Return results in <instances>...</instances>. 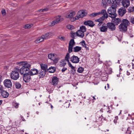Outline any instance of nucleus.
I'll return each mask as SVG.
<instances>
[{"label": "nucleus", "instance_id": "f257e3e1", "mask_svg": "<svg viewBox=\"0 0 134 134\" xmlns=\"http://www.w3.org/2000/svg\"><path fill=\"white\" fill-rule=\"evenodd\" d=\"M116 7L117 5L114 4L112 5L111 7L108 9L107 10V12L110 14L109 17L113 18L116 17L117 14L116 13Z\"/></svg>", "mask_w": 134, "mask_h": 134}, {"label": "nucleus", "instance_id": "f03ea898", "mask_svg": "<svg viewBox=\"0 0 134 134\" xmlns=\"http://www.w3.org/2000/svg\"><path fill=\"white\" fill-rule=\"evenodd\" d=\"M19 69L18 68H15L14 70L10 73V77L11 79L16 80L19 77V75L18 71Z\"/></svg>", "mask_w": 134, "mask_h": 134}, {"label": "nucleus", "instance_id": "7ed1b4c3", "mask_svg": "<svg viewBox=\"0 0 134 134\" xmlns=\"http://www.w3.org/2000/svg\"><path fill=\"white\" fill-rule=\"evenodd\" d=\"M31 65L27 63L21 67L20 70V72L21 74L29 73Z\"/></svg>", "mask_w": 134, "mask_h": 134}, {"label": "nucleus", "instance_id": "20e7f679", "mask_svg": "<svg viewBox=\"0 0 134 134\" xmlns=\"http://www.w3.org/2000/svg\"><path fill=\"white\" fill-rule=\"evenodd\" d=\"M75 12L72 10L68 11L66 13V14L65 17L66 18H69L71 21L72 19L73 18L75 14Z\"/></svg>", "mask_w": 134, "mask_h": 134}, {"label": "nucleus", "instance_id": "39448f33", "mask_svg": "<svg viewBox=\"0 0 134 134\" xmlns=\"http://www.w3.org/2000/svg\"><path fill=\"white\" fill-rule=\"evenodd\" d=\"M70 53H68L65 57V60L68 62V65L69 67L73 70H74V71H75L76 70L75 67L73 66L69 62V59H70Z\"/></svg>", "mask_w": 134, "mask_h": 134}, {"label": "nucleus", "instance_id": "423d86ee", "mask_svg": "<svg viewBox=\"0 0 134 134\" xmlns=\"http://www.w3.org/2000/svg\"><path fill=\"white\" fill-rule=\"evenodd\" d=\"M24 74L23 79L24 81L26 82H27L29 81L31 78L30 75L29 73H26Z\"/></svg>", "mask_w": 134, "mask_h": 134}, {"label": "nucleus", "instance_id": "0eeeda50", "mask_svg": "<svg viewBox=\"0 0 134 134\" xmlns=\"http://www.w3.org/2000/svg\"><path fill=\"white\" fill-rule=\"evenodd\" d=\"M3 83L4 86L7 88H10L12 86V83L9 79L5 80L3 82Z\"/></svg>", "mask_w": 134, "mask_h": 134}, {"label": "nucleus", "instance_id": "6e6552de", "mask_svg": "<svg viewBox=\"0 0 134 134\" xmlns=\"http://www.w3.org/2000/svg\"><path fill=\"white\" fill-rule=\"evenodd\" d=\"M106 25L109 29L112 31H114L116 29V27L115 25L113 23H108Z\"/></svg>", "mask_w": 134, "mask_h": 134}, {"label": "nucleus", "instance_id": "1a4fd4ad", "mask_svg": "<svg viewBox=\"0 0 134 134\" xmlns=\"http://www.w3.org/2000/svg\"><path fill=\"white\" fill-rule=\"evenodd\" d=\"M70 60L72 63L76 64L79 62V58L77 56L73 55L71 57Z\"/></svg>", "mask_w": 134, "mask_h": 134}, {"label": "nucleus", "instance_id": "9d476101", "mask_svg": "<svg viewBox=\"0 0 134 134\" xmlns=\"http://www.w3.org/2000/svg\"><path fill=\"white\" fill-rule=\"evenodd\" d=\"M121 3L124 8H127L130 5V1L129 0H123Z\"/></svg>", "mask_w": 134, "mask_h": 134}, {"label": "nucleus", "instance_id": "9b49d317", "mask_svg": "<svg viewBox=\"0 0 134 134\" xmlns=\"http://www.w3.org/2000/svg\"><path fill=\"white\" fill-rule=\"evenodd\" d=\"M126 12L125 8L122 7L119 8L118 11V13L119 15L121 16H123Z\"/></svg>", "mask_w": 134, "mask_h": 134}, {"label": "nucleus", "instance_id": "f8f14e48", "mask_svg": "<svg viewBox=\"0 0 134 134\" xmlns=\"http://www.w3.org/2000/svg\"><path fill=\"white\" fill-rule=\"evenodd\" d=\"M127 27L122 24H120L119 26V30L122 32H125L127 30Z\"/></svg>", "mask_w": 134, "mask_h": 134}, {"label": "nucleus", "instance_id": "ddd939ff", "mask_svg": "<svg viewBox=\"0 0 134 134\" xmlns=\"http://www.w3.org/2000/svg\"><path fill=\"white\" fill-rule=\"evenodd\" d=\"M59 80L58 78L55 76L53 77L52 79V84L53 85H56L58 83Z\"/></svg>", "mask_w": 134, "mask_h": 134}, {"label": "nucleus", "instance_id": "4468645a", "mask_svg": "<svg viewBox=\"0 0 134 134\" xmlns=\"http://www.w3.org/2000/svg\"><path fill=\"white\" fill-rule=\"evenodd\" d=\"M52 35V34L50 32L46 33L44 35H42V37L44 39L46 40L49 38Z\"/></svg>", "mask_w": 134, "mask_h": 134}, {"label": "nucleus", "instance_id": "2eb2a0df", "mask_svg": "<svg viewBox=\"0 0 134 134\" xmlns=\"http://www.w3.org/2000/svg\"><path fill=\"white\" fill-rule=\"evenodd\" d=\"M84 24L85 25H88L91 27H93L94 25L93 22L92 21L90 20L85 21Z\"/></svg>", "mask_w": 134, "mask_h": 134}, {"label": "nucleus", "instance_id": "dca6fc26", "mask_svg": "<svg viewBox=\"0 0 134 134\" xmlns=\"http://www.w3.org/2000/svg\"><path fill=\"white\" fill-rule=\"evenodd\" d=\"M112 22L113 24L115 25H117L119 24L121 22L120 19L119 18H114L112 20Z\"/></svg>", "mask_w": 134, "mask_h": 134}, {"label": "nucleus", "instance_id": "f3484780", "mask_svg": "<svg viewBox=\"0 0 134 134\" xmlns=\"http://www.w3.org/2000/svg\"><path fill=\"white\" fill-rule=\"evenodd\" d=\"M38 72V71L36 69H31L29 72V73L31 75H33L37 74Z\"/></svg>", "mask_w": 134, "mask_h": 134}, {"label": "nucleus", "instance_id": "a211bd4d", "mask_svg": "<svg viewBox=\"0 0 134 134\" xmlns=\"http://www.w3.org/2000/svg\"><path fill=\"white\" fill-rule=\"evenodd\" d=\"M99 13H100V15H103V16H102L104 17V18H105V19H106L108 17V14H107V11L105 10H102L101 11L99 12Z\"/></svg>", "mask_w": 134, "mask_h": 134}, {"label": "nucleus", "instance_id": "6ab92c4d", "mask_svg": "<svg viewBox=\"0 0 134 134\" xmlns=\"http://www.w3.org/2000/svg\"><path fill=\"white\" fill-rule=\"evenodd\" d=\"M87 14V13L83 10H80L78 13V15H79L81 18L86 16Z\"/></svg>", "mask_w": 134, "mask_h": 134}, {"label": "nucleus", "instance_id": "aec40b11", "mask_svg": "<svg viewBox=\"0 0 134 134\" xmlns=\"http://www.w3.org/2000/svg\"><path fill=\"white\" fill-rule=\"evenodd\" d=\"M122 23L121 24H122V25L127 26L130 24L129 21L126 19H123L121 21Z\"/></svg>", "mask_w": 134, "mask_h": 134}, {"label": "nucleus", "instance_id": "412c9836", "mask_svg": "<svg viewBox=\"0 0 134 134\" xmlns=\"http://www.w3.org/2000/svg\"><path fill=\"white\" fill-rule=\"evenodd\" d=\"M100 30L101 32H105L107 31L108 27L107 26H102L99 27Z\"/></svg>", "mask_w": 134, "mask_h": 134}, {"label": "nucleus", "instance_id": "4be33fe9", "mask_svg": "<svg viewBox=\"0 0 134 134\" xmlns=\"http://www.w3.org/2000/svg\"><path fill=\"white\" fill-rule=\"evenodd\" d=\"M56 19L55 20L56 22H57L58 23L60 21H63L64 19L63 18L61 17V15H59L55 17Z\"/></svg>", "mask_w": 134, "mask_h": 134}, {"label": "nucleus", "instance_id": "5701e85b", "mask_svg": "<svg viewBox=\"0 0 134 134\" xmlns=\"http://www.w3.org/2000/svg\"><path fill=\"white\" fill-rule=\"evenodd\" d=\"M56 54L55 53H51L49 54L48 55V58L52 60H53V59L56 57Z\"/></svg>", "mask_w": 134, "mask_h": 134}, {"label": "nucleus", "instance_id": "b1692460", "mask_svg": "<svg viewBox=\"0 0 134 134\" xmlns=\"http://www.w3.org/2000/svg\"><path fill=\"white\" fill-rule=\"evenodd\" d=\"M40 66L41 69L42 70L47 71L48 70V66L47 65L41 64H40Z\"/></svg>", "mask_w": 134, "mask_h": 134}, {"label": "nucleus", "instance_id": "393cba45", "mask_svg": "<svg viewBox=\"0 0 134 134\" xmlns=\"http://www.w3.org/2000/svg\"><path fill=\"white\" fill-rule=\"evenodd\" d=\"M76 34L77 36L81 38L83 37L84 35V32L79 30L77 31Z\"/></svg>", "mask_w": 134, "mask_h": 134}, {"label": "nucleus", "instance_id": "a878e982", "mask_svg": "<svg viewBox=\"0 0 134 134\" xmlns=\"http://www.w3.org/2000/svg\"><path fill=\"white\" fill-rule=\"evenodd\" d=\"M1 95L4 98H6L8 97L9 95V93L5 91L4 90L1 93Z\"/></svg>", "mask_w": 134, "mask_h": 134}, {"label": "nucleus", "instance_id": "bb28decb", "mask_svg": "<svg viewBox=\"0 0 134 134\" xmlns=\"http://www.w3.org/2000/svg\"><path fill=\"white\" fill-rule=\"evenodd\" d=\"M46 71L44 70L42 71V70H41L40 71L39 74L40 78L43 77L45 76Z\"/></svg>", "mask_w": 134, "mask_h": 134}, {"label": "nucleus", "instance_id": "cd10ccee", "mask_svg": "<svg viewBox=\"0 0 134 134\" xmlns=\"http://www.w3.org/2000/svg\"><path fill=\"white\" fill-rule=\"evenodd\" d=\"M55 68L54 67H51L47 70L48 72L50 73H53L55 72Z\"/></svg>", "mask_w": 134, "mask_h": 134}, {"label": "nucleus", "instance_id": "c85d7f7f", "mask_svg": "<svg viewBox=\"0 0 134 134\" xmlns=\"http://www.w3.org/2000/svg\"><path fill=\"white\" fill-rule=\"evenodd\" d=\"M26 61H23L20 62H17L16 63V64L17 65L22 67L27 63Z\"/></svg>", "mask_w": 134, "mask_h": 134}, {"label": "nucleus", "instance_id": "c756f323", "mask_svg": "<svg viewBox=\"0 0 134 134\" xmlns=\"http://www.w3.org/2000/svg\"><path fill=\"white\" fill-rule=\"evenodd\" d=\"M81 47L78 46H76L73 48V51L74 52H78L80 51L81 49Z\"/></svg>", "mask_w": 134, "mask_h": 134}, {"label": "nucleus", "instance_id": "7c9ffc66", "mask_svg": "<svg viewBox=\"0 0 134 134\" xmlns=\"http://www.w3.org/2000/svg\"><path fill=\"white\" fill-rule=\"evenodd\" d=\"M43 41H44V39L41 36V37L38 38L35 41V42L36 43H37Z\"/></svg>", "mask_w": 134, "mask_h": 134}, {"label": "nucleus", "instance_id": "2f4dec72", "mask_svg": "<svg viewBox=\"0 0 134 134\" xmlns=\"http://www.w3.org/2000/svg\"><path fill=\"white\" fill-rule=\"evenodd\" d=\"M105 18H104V17L102 16L96 20V21L98 22L102 23L103 21L104 20Z\"/></svg>", "mask_w": 134, "mask_h": 134}, {"label": "nucleus", "instance_id": "473e14b6", "mask_svg": "<svg viewBox=\"0 0 134 134\" xmlns=\"http://www.w3.org/2000/svg\"><path fill=\"white\" fill-rule=\"evenodd\" d=\"M100 13H99V12L98 13H93L90 14V16L92 18H93L97 15H100Z\"/></svg>", "mask_w": 134, "mask_h": 134}, {"label": "nucleus", "instance_id": "72a5a7b5", "mask_svg": "<svg viewBox=\"0 0 134 134\" xmlns=\"http://www.w3.org/2000/svg\"><path fill=\"white\" fill-rule=\"evenodd\" d=\"M75 43L73 39H71L70 41L69 46L73 47V46L75 45Z\"/></svg>", "mask_w": 134, "mask_h": 134}, {"label": "nucleus", "instance_id": "f704fd0d", "mask_svg": "<svg viewBox=\"0 0 134 134\" xmlns=\"http://www.w3.org/2000/svg\"><path fill=\"white\" fill-rule=\"evenodd\" d=\"M80 43L82 44V46L83 47L85 48L87 50H89V48L86 46V45L85 43V41H81Z\"/></svg>", "mask_w": 134, "mask_h": 134}, {"label": "nucleus", "instance_id": "c9c22d12", "mask_svg": "<svg viewBox=\"0 0 134 134\" xmlns=\"http://www.w3.org/2000/svg\"><path fill=\"white\" fill-rule=\"evenodd\" d=\"M79 30L83 32H84L86 31L85 27L83 26H82L81 27H80Z\"/></svg>", "mask_w": 134, "mask_h": 134}, {"label": "nucleus", "instance_id": "e433bc0d", "mask_svg": "<svg viewBox=\"0 0 134 134\" xmlns=\"http://www.w3.org/2000/svg\"><path fill=\"white\" fill-rule=\"evenodd\" d=\"M66 27L68 29L71 30L73 29L74 28V27L73 26L70 24L67 25Z\"/></svg>", "mask_w": 134, "mask_h": 134}, {"label": "nucleus", "instance_id": "4c0bfd02", "mask_svg": "<svg viewBox=\"0 0 134 134\" xmlns=\"http://www.w3.org/2000/svg\"><path fill=\"white\" fill-rule=\"evenodd\" d=\"M58 38L59 40H60L62 41H64L65 40V37L62 36L61 35H60L58 37Z\"/></svg>", "mask_w": 134, "mask_h": 134}, {"label": "nucleus", "instance_id": "58836bf2", "mask_svg": "<svg viewBox=\"0 0 134 134\" xmlns=\"http://www.w3.org/2000/svg\"><path fill=\"white\" fill-rule=\"evenodd\" d=\"M81 18L80 16H79V15H78L76 16L75 17H73V18L72 19V20H71V21H74L76 20L79 19L80 18Z\"/></svg>", "mask_w": 134, "mask_h": 134}, {"label": "nucleus", "instance_id": "ea45409f", "mask_svg": "<svg viewBox=\"0 0 134 134\" xmlns=\"http://www.w3.org/2000/svg\"><path fill=\"white\" fill-rule=\"evenodd\" d=\"M102 4L103 7H106L107 4V3L105 0H102Z\"/></svg>", "mask_w": 134, "mask_h": 134}, {"label": "nucleus", "instance_id": "a19ab883", "mask_svg": "<svg viewBox=\"0 0 134 134\" xmlns=\"http://www.w3.org/2000/svg\"><path fill=\"white\" fill-rule=\"evenodd\" d=\"M13 106L15 108H17L18 107L19 104L16 103V102H14L13 103Z\"/></svg>", "mask_w": 134, "mask_h": 134}, {"label": "nucleus", "instance_id": "79ce46f5", "mask_svg": "<svg viewBox=\"0 0 134 134\" xmlns=\"http://www.w3.org/2000/svg\"><path fill=\"white\" fill-rule=\"evenodd\" d=\"M84 70V69L82 67H80L78 68L77 70L78 72L81 73L83 72Z\"/></svg>", "mask_w": 134, "mask_h": 134}, {"label": "nucleus", "instance_id": "37998d69", "mask_svg": "<svg viewBox=\"0 0 134 134\" xmlns=\"http://www.w3.org/2000/svg\"><path fill=\"white\" fill-rule=\"evenodd\" d=\"M15 87L18 89L20 88L21 87V85L18 82L15 83Z\"/></svg>", "mask_w": 134, "mask_h": 134}, {"label": "nucleus", "instance_id": "c03bdc74", "mask_svg": "<svg viewBox=\"0 0 134 134\" xmlns=\"http://www.w3.org/2000/svg\"><path fill=\"white\" fill-rule=\"evenodd\" d=\"M128 10L130 12H134V7H130L129 8Z\"/></svg>", "mask_w": 134, "mask_h": 134}, {"label": "nucleus", "instance_id": "a18cd8bd", "mask_svg": "<svg viewBox=\"0 0 134 134\" xmlns=\"http://www.w3.org/2000/svg\"><path fill=\"white\" fill-rule=\"evenodd\" d=\"M115 0H107L108 3L109 4H112L114 3Z\"/></svg>", "mask_w": 134, "mask_h": 134}, {"label": "nucleus", "instance_id": "49530a36", "mask_svg": "<svg viewBox=\"0 0 134 134\" xmlns=\"http://www.w3.org/2000/svg\"><path fill=\"white\" fill-rule=\"evenodd\" d=\"M131 128L130 127H129L127 129V132L128 133V134H131Z\"/></svg>", "mask_w": 134, "mask_h": 134}, {"label": "nucleus", "instance_id": "de8ad7c7", "mask_svg": "<svg viewBox=\"0 0 134 134\" xmlns=\"http://www.w3.org/2000/svg\"><path fill=\"white\" fill-rule=\"evenodd\" d=\"M120 73H119V74H117L116 75V76L115 77V78L116 79H119V77L121 78V80L120 81V82L121 81V78H122V76H120Z\"/></svg>", "mask_w": 134, "mask_h": 134}, {"label": "nucleus", "instance_id": "09e8293b", "mask_svg": "<svg viewBox=\"0 0 134 134\" xmlns=\"http://www.w3.org/2000/svg\"><path fill=\"white\" fill-rule=\"evenodd\" d=\"M73 47L72 46H69L68 47V52H69V53H70L71 52H72V49Z\"/></svg>", "mask_w": 134, "mask_h": 134}, {"label": "nucleus", "instance_id": "8fccbe9b", "mask_svg": "<svg viewBox=\"0 0 134 134\" xmlns=\"http://www.w3.org/2000/svg\"><path fill=\"white\" fill-rule=\"evenodd\" d=\"M31 26L30 24H28L26 25H25V29L30 28L31 27Z\"/></svg>", "mask_w": 134, "mask_h": 134}, {"label": "nucleus", "instance_id": "3c124183", "mask_svg": "<svg viewBox=\"0 0 134 134\" xmlns=\"http://www.w3.org/2000/svg\"><path fill=\"white\" fill-rule=\"evenodd\" d=\"M130 22L132 24H134V18L131 17L130 19Z\"/></svg>", "mask_w": 134, "mask_h": 134}, {"label": "nucleus", "instance_id": "603ef678", "mask_svg": "<svg viewBox=\"0 0 134 134\" xmlns=\"http://www.w3.org/2000/svg\"><path fill=\"white\" fill-rule=\"evenodd\" d=\"M57 23H58V22H56V21L54 20L52 22L51 25L52 26H53Z\"/></svg>", "mask_w": 134, "mask_h": 134}, {"label": "nucleus", "instance_id": "864d4df0", "mask_svg": "<svg viewBox=\"0 0 134 134\" xmlns=\"http://www.w3.org/2000/svg\"><path fill=\"white\" fill-rule=\"evenodd\" d=\"M58 60L59 59L58 58H55L53 60V61L54 63H56L58 62Z\"/></svg>", "mask_w": 134, "mask_h": 134}, {"label": "nucleus", "instance_id": "5fc2aeb1", "mask_svg": "<svg viewBox=\"0 0 134 134\" xmlns=\"http://www.w3.org/2000/svg\"><path fill=\"white\" fill-rule=\"evenodd\" d=\"M4 90L3 86L0 85V93H1Z\"/></svg>", "mask_w": 134, "mask_h": 134}, {"label": "nucleus", "instance_id": "6e6d98bb", "mask_svg": "<svg viewBox=\"0 0 134 134\" xmlns=\"http://www.w3.org/2000/svg\"><path fill=\"white\" fill-rule=\"evenodd\" d=\"M3 15H5L6 14L5 11L4 9H3L1 11Z\"/></svg>", "mask_w": 134, "mask_h": 134}, {"label": "nucleus", "instance_id": "4d7b16f0", "mask_svg": "<svg viewBox=\"0 0 134 134\" xmlns=\"http://www.w3.org/2000/svg\"><path fill=\"white\" fill-rule=\"evenodd\" d=\"M48 10V9L47 8H46L43 9H42V12H46Z\"/></svg>", "mask_w": 134, "mask_h": 134}, {"label": "nucleus", "instance_id": "13d9d810", "mask_svg": "<svg viewBox=\"0 0 134 134\" xmlns=\"http://www.w3.org/2000/svg\"><path fill=\"white\" fill-rule=\"evenodd\" d=\"M67 69L66 68L64 67L63 68V69L62 70V72L65 71Z\"/></svg>", "mask_w": 134, "mask_h": 134}, {"label": "nucleus", "instance_id": "bf43d9fd", "mask_svg": "<svg viewBox=\"0 0 134 134\" xmlns=\"http://www.w3.org/2000/svg\"><path fill=\"white\" fill-rule=\"evenodd\" d=\"M66 64V63H62V64H61L60 65V66H61V67L64 66Z\"/></svg>", "mask_w": 134, "mask_h": 134}, {"label": "nucleus", "instance_id": "052dcab7", "mask_svg": "<svg viewBox=\"0 0 134 134\" xmlns=\"http://www.w3.org/2000/svg\"><path fill=\"white\" fill-rule=\"evenodd\" d=\"M102 23H99L98 24L97 26L98 27H99L101 25V24H102Z\"/></svg>", "mask_w": 134, "mask_h": 134}, {"label": "nucleus", "instance_id": "680f3d73", "mask_svg": "<svg viewBox=\"0 0 134 134\" xmlns=\"http://www.w3.org/2000/svg\"><path fill=\"white\" fill-rule=\"evenodd\" d=\"M118 118V117L117 116L115 118L116 119H114V121L115 123H116V122L117 119Z\"/></svg>", "mask_w": 134, "mask_h": 134}, {"label": "nucleus", "instance_id": "e2e57ef3", "mask_svg": "<svg viewBox=\"0 0 134 134\" xmlns=\"http://www.w3.org/2000/svg\"><path fill=\"white\" fill-rule=\"evenodd\" d=\"M42 9H40L37 10V12H42Z\"/></svg>", "mask_w": 134, "mask_h": 134}, {"label": "nucleus", "instance_id": "0e129e2a", "mask_svg": "<svg viewBox=\"0 0 134 134\" xmlns=\"http://www.w3.org/2000/svg\"><path fill=\"white\" fill-rule=\"evenodd\" d=\"M130 74V73L128 71L127 72V75H129Z\"/></svg>", "mask_w": 134, "mask_h": 134}, {"label": "nucleus", "instance_id": "69168bd1", "mask_svg": "<svg viewBox=\"0 0 134 134\" xmlns=\"http://www.w3.org/2000/svg\"><path fill=\"white\" fill-rule=\"evenodd\" d=\"M132 68L133 69H134V64L132 63Z\"/></svg>", "mask_w": 134, "mask_h": 134}, {"label": "nucleus", "instance_id": "338daca9", "mask_svg": "<svg viewBox=\"0 0 134 134\" xmlns=\"http://www.w3.org/2000/svg\"><path fill=\"white\" fill-rule=\"evenodd\" d=\"M2 100H0V105L2 104Z\"/></svg>", "mask_w": 134, "mask_h": 134}, {"label": "nucleus", "instance_id": "774afa93", "mask_svg": "<svg viewBox=\"0 0 134 134\" xmlns=\"http://www.w3.org/2000/svg\"><path fill=\"white\" fill-rule=\"evenodd\" d=\"M107 88L108 89L109 88V85L108 83L107 84Z\"/></svg>", "mask_w": 134, "mask_h": 134}]
</instances>
